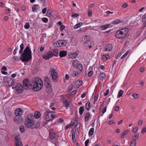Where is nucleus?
Listing matches in <instances>:
<instances>
[{"label":"nucleus","instance_id":"1","mask_svg":"<svg viewBox=\"0 0 146 146\" xmlns=\"http://www.w3.org/2000/svg\"><path fill=\"white\" fill-rule=\"evenodd\" d=\"M23 85L26 89L31 88L35 91H38L42 88L43 84L40 78L35 77L33 78L29 82L27 78H25L23 81Z\"/></svg>","mask_w":146,"mask_h":146},{"label":"nucleus","instance_id":"2","mask_svg":"<svg viewBox=\"0 0 146 146\" xmlns=\"http://www.w3.org/2000/svg\"><path fill=\"white\" fill-rule=\"evenodd\" d=\"M32 53L29 47L27 46L23 52L21 54L20 60L22 62H27L32 59Z\"/></svg>","mask_w":146,"mask_h":146},{"label":"nucleus","instance_id":"3","mask_svg":"<svg viewBox=\"0 0 146 146\" xmlns=\"http://www.w3.org/2000/svg\"><path fill=\"white\" fill-rule=\"evenodd\" d=\"M128 31V29L127 28L121 29L115 33V36L119 39H123L126 36Z\"/></svg>","mask_w":146,"mask_h":146},{"label":"nucleus","instance_id":"4","mask_svg":"<svg viewBox=\"0 0 146 146\" xmlns=\"http://www.w3.org/2000/svg\"><path fill=\"white\" fill-rule=\"evenodd\" d=\"M56 116V113L54 112L47 111L44 113L43 119L46 121L49 122L54 119Z\"/></svg>","mask_w":146,"mask_h":146},{"label":"nucleus","instance_id":"5","mask_svg":"<svg viewBox=\"0 0 146 146\" xmlns=\"http://www.w3.org/2000/svg\"><path fill=\"white\" fill-rule=\"evenodd\" d=\"M34 116L32 114H29L26 117L25 124L26 126L28 128L31 127L34 124Z\"/></svg>","mask_w":146,"mask_h":146},{"label":"nucleus","instance_id":"6","mask_svg":"<svg viewBox=\"0 0 146 146\" xmlns=\"http://www.w3.org/2000/svg\"><path fill=\"white\" fill-rule=\"evenodd\" d=\"M50 72L51 73V76L53 81L57 82L58 80V74L56 70L54 68H52Z\"/></svg>","mask_w":146,"mask_h":146},{"label":"nucleus","instance_id":"7","mask_svg":"<svg viewBox=\"0 0 146 146\" xmlns=\"http://www.w3.org/2000/svg\"><path fill=\"white\" fill-rule=\"evenodd\" d=\"M72 65L74 67H76L77 68L80 72L83 70L82 65L81 64L78 63V61L77 60H75L73 62Z\"/></svg>","mask_w":146,"mask_h":146},{"label":"nucleus","instance_id":"8","mask_svg":"<svg viewBox=\"0 0 146 146\" xmlns=\"http://www.w3.org/2000/svg\"><path fill=\"white\" fill-rule=\"evenodd\" d=\"M67 44L66 41L64 40H60L57 41L54 44V46L57 47L62 46H65Z\"/></svg>","mask_w":146,"mask_h":146},{"label":"nucleus","instance_id":"9","mask_svg":"<svg viewBox=\"0 0 146 146\" xmlns=\"http://www.w3.org/2000/svg\"><path fill=\"white\" fill-rule=\"evenodd\" d=\"M12 88L13 89H15L18 94L22 92L23 90L22 86L20 84H18L16 86H13Z\"/></svg>","mask_w":146,"mask_h":146},{"label":"nucleus","instance_id":"10","mask_svg":"<svg viewBox=\"0 0 146 146\" xmlns=\"http://www.w3.org/2000/svg\"><path fill=\"white\" fill-rule=\"evenodd\" d=\"M52 57V51H50L45 52L42 56L43 58L46 60Z\"/></svg>","mask_w":146,"mask_h":146},{"label":"nucleus","instance_id":"11","mask_svg":"<svg viewBox=\"0 0 146 146\" xmlns=\"http://www.w3.org/2000/svg\"><path fill=\"white\" fill-rule=\"evenodd\" d=\"M19 135L15 136V146H23V144L20 140Z\"/></svg>","mask_w":146,"mask_h":146},{"label":"nucleus","instance_id":"12","mask_svg":"<svg viewBox=\"0 0 146 146\" xmlns=\"http://www.w3.org/2000/svg\"><path fill=\"white\" fill-rule=\"evenodd\" d=\"M106 74L105 73L102 72L98 76V81L100 83L102 82L106 78Z\"/></svg>","mask_w":146,"mask_h":146},{"label":"nucleus","instance_id":"13","mask_svg":"<svg viewBox=\"0 0 146 146\" xmlns=\"http://www.w3.org/2000/svg\"><path fill=\"white\" fill-rule=\"evenodd\" d=\"M89 40V36L87 35L83 36L80 40L81 42L84 44V46Z\"/></svg>","mask_w":146,"mask_h":146},{"label":"nucleus","instance_id":"14","mask_svg":"<svg viewBox=\"0 0 146 146\" xmlns=\"http://www.w3.org/2000/svg\"><path fill=\"white\" fill-rule=\"evenodd\" d=\"M83 82L82 80H76L74 84V86L76 88H79L82 85Z\"/></svg>","mask_w":146,"mask_h":146},{"label":"nucleus","instance_id":"15","mask_svg":"<svg viewBox=\"0 0 146 146\" xmlns=\"http://www.w3.org/2000/svg\"><path fill=\"white\" fill-rule=\"evenodd\" d=\"M112 48V46L111 44L108 43L105 44L104 46V49L105 51H109L111 50Z\"/></svg>","mask_w":146,"mask_h":146},{"label":"nucleus","instance_id":"16","mask_svg":"<svg viewBox=\"0 0 146 146\" xmlns=\"http://www.w3.org/2000/svg\"><path fill=\"white\" fill-rule=\"evenodd\" d=\"M23 113V111L20 108H18L16 109L15 111V114L16 115L21 116L22 115Z\"/></svg>","mask_w":146,"mask_h":146},{"label":"nucleus","instance_id":"17","mask_svg":"<svg viewBox=\"0 0 146 146\" xmlns=\"http://www.w3.org/2000/svg\"><path fill=\"white\" fill-rule=\"evenodd\" d=\"M50 138L52 140H53L55 136L56 133L52 129H51L49 131Z\"/></svg>","mask_w":146,"mask_h":146},{"label":"nucleus","instance_id":"18","mask_svg":"<svg viewBox=\"0 0 146 146\" xmlns=\"http://www.w3.org/2000/svg\"><path fill=\"white\" fill-rule=\"evenodd\" d=\"M110 58V56L108 54H105L101 56V59L102 60L105 62L108 60Z\"/></svg>","mask_w":146,"mask_h":146},{"label":"nucleus","instance_id":"19","mask_svg":"<svg viewBox=\"0 0 146 146\" xmlns=\"http://www.w3.org/2000/svg\"><path fill=\"white\" fill-rule=\"evenodd\" d=\"M40 9L39 6L37 4L33 6L32 8V11L33 12H35L39 11Z\"/></svg>","mask_w":146,"mask_h":146},{"label":"nucleus","instance_id":"20","mask_svg":"<svg viewBox=\"0 0 146 146\" xmlns=\"http://www.w3.org/2000/svg\"><path fill=\"white\" fill-rule=\"evenodd\" d=\"M94 45L93 42L92 41L89 40L85 46L88 47L89 48H90L94 46Z\"/></svg>","mask_w":146,"mask_h":146},{"label":"nucleus","instance_id":"21","mask_svg":"<svg viewBox=\"0 0 146 146\" xmlns=\"http://www.w3.org/2000/svg\"><path fill=\"white\" fill-rule=\"evenodd\" d=\"M46 86V91L48 93H50L52 91L51 84L45 85Z\"/></svg>","mask_w":146,"mask_h":146},{"label":"nucleus","instance_id":"22","mask_svg":"<svg viewBox=\"0 0 146 146\" xmlns=\"http://www.w3.org/2000/svg\"><path fill=\"white\" fill-rule=\"evenodd\" d=\"M7 82L8 85L9 86H10L13 84L14 81L12 79L9 78L7 79Z\"/></svg>","mask_w":146,"mask_h":146},{"label":"nucleus","instance_id":"23","mask_svg":"<svg viewBox=\"0 0 146 146\" xmlns=\"http://www.w3.org/2000/svg\"><path fill=\"white\" fill-rule=\"evenodd\" d=\"M78 52H76L74 53H70L69 55L71 58L75 59L78 56Z\"/></svg>","mask_w":146,"mask_h":146},{"label":"nucleus","instance_id":"24","mask_svg":"<svg viewBox=\"0 0 146 146\" xmlns=\"http://www.w3.org/2000/svg\"><path fill=\"white\" fill-rule=\"evenodd\" d=\"M129 130L127 129L125 130L121 134L120 137L121 139H123L126 136V135L129 132Z\"/></svg>","mask_w":146,"mask_h":146},{"label":"nucleus","instance_id":"25","mask_svg":"<svg viewBox=\"0 0 146 146\" xmlns=\"http://www.w3.org/2000/svg\"><path fill=\"white\" fill-rule=\"evenodd\" d=\"M34 117L36 119H38L41 116V114L39 111H36L34 115H33Z\"/></svg>","mask_w":146,"mask_h":146},{"label":"nucleus","instance_id":"26","mask_svg":"<svg viewBox=\"0 0 146 146\" xmlns=\"http://www.w3.org/2000/svg\"><path fill=\"white\" fill-rule=\"evenodd\" d=\"M44 80L45 85L51 84L50 82V79L48 77H45L44 78Z\"/></svg>","mask_w":146,"mask_h":146},{"label":"nucleus","instance_id":"27","mask_svg":"<svg viewBox=\"0 0 146 146\" xmlns=\"http://www.w3.org/2000/svg\"><path fill=\"white\" fill-rule=\"evenodd\" d=\"M7 70V68L5 66H3L1 69V73L4 75H7L8 74V73L7 72H5V71H6Z\"/></svg>","mask_w":146,"mask_h":146},{"label":"nucleus","instance_id":"28","mask_svg":"<svg viewBox=\"0 0 146 146\" xmlns=\"http://www.w3.org/2000/svg\"><path fill=\"white\" fill-rule=\"evenodd\" d=\"M110 25L109 24L103 25L100 27V29L101 30H105L109 27Z\"/></svg>","mask_w":146,"mask_h":146},{"label":"nucleus","instance_id":"29","mask_svg":"<svg viewBox=\"0 0 146 146\" xmlns=\"http://www.w3.org/2000/svg\"><path fill=\"white\" fill-rule=\"evenodd\" d=\"M139 135L138 133H137L132 137L131 140L136 141L138 139Z\"/></svg>","mask_w":146,"mask_h":146},{"label":"nucleus","instance_id":"30","mask_svg":"<svg viewBox=\"0 0 146 146\" xmlns=\"http://www.w3.org/2000/svg\"><path fill=\"white\" fill-rule=\"evenodd\" d=\"M67 55V52L65 51L62 50L59 53V56L61 57L65 56Z\"/></svg>","mask_w":146,"mask_h":146},{"label":"nucleus","instance_id":"31","mask_svg":"<svg viewBox=\"0 0 146 146\" xmlns=\"http://www.w3.org/2000/svg\"><path fill=\"white\" fill-rule=\"evenodd\" d=\"M58 50L56 49L53 50L52 52V54L53 56H56L58 55Z\"/></svg>","mask_w":146,"mask_h":146},{"label":"nucleus","instance_id":"32","mask_svg":"<svg viewBox=\"0 0 146 146\" xmlns=\"http://www.w3.org/2000/svg\"><path fill=\"white\" fill-rule=\"evenodd\" d=\"M83 25V23L82 22H79L75 25L74 27V29H76L80 28Z\"/></svg>","mask_w":146,"mask_h":146},{"label":"nucleus","instance_id":"33","mask_svg":"<svg viewBox=\"0 0 146 146\" xmlns=\"http://www.w3.org/2000/svg\"><path fill=\"white\" fill-rule=\"evenodd\" d=\"M90 116V114L89 112L86 113L85 116V121H87L89 118Z\"/></svg>","mask_w":146,"mask_h":146},{"label":"nucleus","instance_id":"34","mask_svg":"<svg viewBox=\"0 0 146 146\" xmlns=\"http://www.w3.org/2000/svg\"><path fill=\"white\" fill-rule=\"evenodd\" d=\"M21 119V118L20 116L16 115L14 117V120L15 122H19V121H20Z\"/></svg>","mask_w":146,"mask_h":146},{"label":"nucleus","instance_id":"35","mask_svg":"<svg viewBox=\"0 0 146 146\" xmlns=\"http://www.w3.org/2000/svg\"><path fill=\"white\" fill-rule=\"evenodd\" d=\"M86 106V110L88 111H89L90 110V106H91V104L90 103V102H87L85 105Z\"/></svg>","mask_w":146,"mask_h":146},{"label":"nucleus","instance_id":"36","mask_svg":"<svg viewBox=\"0 0 146 146\" xmlns=\"http://www.w3.org/2000/svg\"><path fill=\"white\" fill-rule=\"evenodd\" d=\"M94 131V129L93 128H92L90 129L88 132V135L89 137L92 135Z\"/></svg>","mask_w":146,"mask_h":146},{"label":"nucleus","instance_id":"37","mask_svg":"<svg viewBox=\"0 0 146 146\" xmlns=\"http://www.w3.org/2000/svg\"><path fill=\"white\" fill-rule=\"evenodd\" d=\"M84 108L83 106L80 107L79 110V112L80 115L82 114L84 111Z\"/></svg>","mask_w":146,"mask_h":146},{"label":"nucleus","instance_id":"38","mask_svg":"<svg viewBox=\"0 0 146 146\" xmlns=\"http://www.w3.org/2000/svg\"><path fill=\"white\" fill-rule=\"evenodd\" d=\"M123 91L121 90H120L118 93L117 96V98H119L121 97L123 94Z\"/></svg>","mask_w":146,"mask_h":146},{"label":"nucleus","instance_id":"39","mask_svg":"<svg viewBox=\"0 0 146 146\" xmlns=\"http://www.w3.org/2000/svg\"><path fill=\"white\" fill-rule=\"evenodd\" d=\"M132 96L135 99H137L139 97L138 94L136 93H133L132 95Z\"/></svg>","mask_w":146,"mask_h":146},{"label":"nucleus","instance_id":"40","mask_svg":"<svg viewBox=\"0 0 146 146\" xmlns=\"http://www.w3.org/2000/svg\"><path fill=\"white\" fill-rule=\"evenodd\" d=\"M121 23V21L120 20L116 19L112 22V24L113 25H117Z\"/></svg>","mask_w":146,"mask_h":146},{"label":"nucleus","instance_id":"41","mask_svg":"<svg viewBox=\"0 0 146 146\" xmlns=\"http://www.w3.org/2000/svg\"><path fill=\"white\" fill-rule=\"evenodd\" d=\"M20 49L19 51V53L20 54H21L23 52L24 49V45L23 43H22L20 45Z\"/></svg>","mask_w":146,"mask_h":146},{"label":"nucleus","instance_id":"42","mask_svg":"<svg viewBox=\"0 0 146 146\" xmlns=\"http://www.w3.org/2000/svg\"><path fill=\"white\" fill-rule=\"evenodd\" d=\"M130 52V50H127V52L121 57V59H123L125 58Z\"/></svg>","mask_w":146,"mask_h":146},{"label":"nucleus","instance_id":"43","mask_svg":"<svg viewBox=\"0 0 146 146\" xmlns=\"http://www.w3.org/2000/svg\"><path fill=\"white\" fill-rule=\"evenodd\" d=\"M136 146V141H133L132 140L131 141V142L130 143V146Z\"/></svg>","mask_w":146,"mask_h":146},{"label":"nucleus","instance_id":"44","mask_svg":"<svg viewBox=\"0 0 146 146\" xmlns=\"http://www.w3.org/2000/svg\"><path fill=\"white\" fill-rule=\"evenodd\" d=\"M106 67L105 66L103 65H100V66L98 67V69L99 70H101L102 71H104V70L105 69Z\"/></svg>","mask_w":146,"mask_h":146},{"label":"nucleus","instance_id":"45","mask_svg":"<svg viewBox=\"0 0 146 146\" xmlns=\"http://www.w3.org/2000/svg\"><path fill=\"white\" fill-rule=\"evenodd\" d=\"M80 74V73L78 72L75 71L73 72L72 75L73 77H75L78 75Z\"/></svg>","mask_w":146,"mask_h":146},{"label":"nucleus","instance_id":"46","mask_svg":"<svg viewBox=\"0 0 146 146\" xmlns=\"http://www.w3.org/2000/svg\"><path fill=\"white\" fill-rule=\"evenodd\" d=\"M74 126V125L73 124H70L67 125L65 127V129H67L70 127H73Z\"/></svg>","mask_w":146,"mask_h":146},{"label":"nucleus","instance_id":"47","mask_svg":"<svg viewBox=\"0 0 146 146\" xmlns=\"http://www.w3.org/2000/svg\"><path fill=\"white\" fill-rule=\"evenodd\" d=\"M30 27V25L29 23H26L24 27L25 28L27 29H28Z\"/></svg>","mask_w":146,"mask_h":146},{"label":"nucleus","instance_id":"48","mask_svg":"<svg viewBox=\"0 0 146 146\" xmlns=\"http://www.w3.org/2000/svg\"><path fill=\"white\" fill-rule=\"evenodd\" d=\"M46 14L47 16H50L52 14V12L50 10H48L47 11Z\"/></svg>","mask_w":146,"mask_h":146},{"label":"nucleus","instance_id":"49","mask_svg":"<svg viewBox=\"0 0 146 146\" xmlns=\"http://www.w3.org/2000/svg\"><path fill=\"white\" fill-rule=\"evenodd\" d=\"M77 90H74L72 91L71 93L70 96L72 97H73L76 93Z\"/></svg>","mask_w":146,"mask_h":146},{"label":"nucleus","instance_id":"50","mask_svg":"<svg viewBox=\"0 0 146 146\" xmlns=\"http://www.w3.org/2000/svg\"><path fill=\"white\" fill-rule=\"evenodd\" d=\"M141 20L142 21L144 22L146 21V13L142 17Z\"/></svg>","mask_w":146,"mask_h":146},{"label":"nucleus","instance_id":"51","mask_svg":"<svg viewBox=\"0 0 146 146\" xmlns=\"http://www.w3.org/2000/svg\"><path fill=\"white\" fill-rule=\"evenodd\" d=\"M73 88V85H70L69 86L68 88V92H70L72 90Z\"/></svg>","mask_w":146,"mask_h":146},{"label":"nucleus","instance_id":"52","mask_svg":"<svg viewBox=\"0 0 146 146\" xmlns=\"http://www.w3.org/2000/svg\"><path fill=\"white\" fill-rule=\"evenodd\" d=\"M141 132L142 134H143L146 132V127H143L142 129Z\"/></svg>","mask_w":146,"mask_h":146},{"label":"nucleus","instance_id":"53","mask_svg":"<svg viewBox=\"0 0 146 146\" xmlns=\"http://www.w3.org/2000/svg\"><path fill=\"white\" fill-rule=\"evenodd\" d=\"M20 131L22 132H24L25 131V128L23 126H21L20 128Z\"/></svg>","mask_w":146,"mask_h":146},{"label":"nucleus","instance_id":"54","mask_svg":"<svg viewBox=\"0 0 146 146\" xmlns=\"http://www.w3.org/2000/svg\"><path fill=\"white\" fill-rule=\"evenodd\" d=\"M42 21L45 23H46L48 22V19L47 18L45 17H44L42 18Z\"/></svg>","mask_w":146,"mask_h":146},{"label":"nucleus","instance_id":"55","mask_svg":"<svg viewBox=\"0 0 146 146\" xmlns=\"http://www.w3.org/2000/svg\"><path fill=\"white\" fill-rule=\"evenodd\" d=\"M138 128L137 127H134L132 130V132L133 133H135L138 130Z\"/></svg>","mask_w":146,"mask_h":146},{"label":"nucleus","instance_id":"56","mask_svg":"<svg viewBox=\"0 0 146 146\" xmlns=\"http://www.w3.org/2000/svg\"><path fill=\"white\" fill-rule=\"evenodd\" d=\"M93 71H90L88 73V76L89 77H91L93 74Z\"/></svg>","mask_w":146,"mask_h":146},{"label":"nucleus","instance_id":"57","mask_svg":"<svg viewBox=\"0 0 146 146\" xmlns=\"http://www.w3.org/2000/svg\"><path fill=\"white\" fill-rule=\"evenodd\" d=\"M65 28V26L64 25H61L60 27V31H62Z\"/></svg>","mask_w":146,"mask_h":146},{"label":"nucleus","instance_id":"58","mask_svg":"<svg viewBox=\"0 0 146 146\" xmlns=\"http://www.w3.org/2000/svg\"><path fill=\"white\" fill-rule=\"evenodd\" d=\"M98 95H95L94 96V103H95V102H96V101L98 99Z\"/></svg>","mask_w":146,"mask_h":146},{"label":"nucleus","instance_id":"59","mask_svg":"<svg viewBox=\"0 0 146 146\" xmlns=\"http://www.w3.org/2000/svg\"><path fill=\"white\" fill-rule=\"evenodd\" d=\"M19 49V48L18 47H17L15 48V49L14 50V51L13 52V54H15L17 52V51Z\"/></svg>","mask_w":146,"mask_h":146},{"label":"nucleus","instance_id":"60","mask_svg":"<svg viewBox=\"0 0 146 146\" xmlns=\"http://www.w3.org/2000/svg\"><path fill=\"white\" fill-rule=\"evenodd\" d=\"M89 142V139H87L85 142V146H88V145Z\"/></svg>","mask_w":146,"mask_h":146},{"label":"nucleus","instance_id":"61","mask_svg":"<svg viewBox=\"0 0 146 146\" xmlns=\"http://www.w3.org/2000/svg\"><path fill=\"white\" fill-rule=\"evenodd\" d=\"M109 92V90L108 89H107L106 91V92H105V93L104 94V96H107Z\"/></svg>","mask_w":146,"mask_h":146},{"label":"nucleus","instance_id":"62","mask_svg":"<svg viewBox=\"0 0 146 146\" xmlns=\"http://www.w3.org/2000/svg\"><path fill=\"white\" fill-rule=\"evenodd\" d=\"M47 11V9L46 8H44L42 11V13L43 14H45Z\"/></svg>","mask_w":146,"mask_h":146},{"label":"nucleus","instance_id":"63","mask_svg":"<svg viewBox=\"0 0 146 146\" xmlns=\"http://www.w3.org/2000/svg\"><path fill=\"white\" fill-rule=\"evenodd\" d=\"M142 123H143V121L141 120H140L139 121V122H138V125L139 126H141L142 125Z\"/></svg>","mask_w":146,"mask_h":146},{"label":"nucleus","instance_id":"64","mask_svg":"<svg viewBox=\"0 0 146 146\" xmlns=\"http://www.w3.org/2000/svg\"><path fill=\"white\" fill-rule=\"evenodd\" d=\"M92 15V11L91 10H89L88 13V15L89 17H91Z\"/></svg>","mask_w":146,"mask_h":146}]
</instances>
